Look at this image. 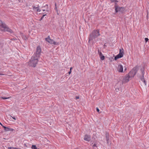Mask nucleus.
Listing matches in <instances>:
<instances>
[{
  "label": "nucleus",
  "mask_w": 149,
  "mask_h": 149,
  "mask_svg": "<svg viewBox=\"0 0 149 149\" xmlns=\"http://www.w3.org/2000/svg\"><path fill=\"white\" fill-rule=\"evenodd\" d=\"M45 40L51 44H54V45H57L58 44V42L54 41L52 40L50 38L49 36H48L47 38H45Z\"/></svg>",
  "instance_id": "8"
},
{
  "label": "nucleus",
  "mask_w": 149,
  "mask_h": 149,
  "mask_svg": "<svg viewBox=\"0 0 149 149\" xmlns=\"http://www.w3.org/2000/svg\"><path fill=\"white\" fill-rule=\"evenodd\" d=\"M98 53L99 54V56L100 57H101V56H102L103 55L102 53L101 52H100L99 51V50H98Z\"/></svg>",
  "instance_id": "21"
},
{
  "label": "nucleus",
  "mask_w": 149,
  "mask_h": 149,
  "mask_svg": "<svg viewBox=\"0 0 149 149\" xmlns=\"http://www.w3.org/2000/svg\"><path fill=\"white\" fill-rule=\"evenodd\" d=\"M41 52V49L40 47V46H38L36 48V54L33 55V56L38 58Z\"/></svg>",
  "instance_id": "7"
},
{
  "label": "nucleus",
  "mask_w": 149,
  "mask_h": 149,
  "mask_svg": "<svg viewBox=\"0 0 149 149\" xmlns=\"http://www.w3.org/2000/svg\"><path fill=\"white\" fill-rule=\"evenodd\" d=\"M91 137L90 136L86 135H85L84 139L85 141H89L91 140Z\"/></svg>",
  "instance_id": "12"
},
{
  "label": "nucleus",
  "mask_w": 149,
  "mask_h": 149,
  "mask_svg": "<svg viewBox=\"0 0 149 149\" xmlns=\"http://www.w3.org/2000/svg\"><path fill=\"white\" fill-rule=\"evenodd\" d=\"M142 76L141 77L140 79L142 81H143V80H144V72H142Z\"/></svg>",
  "instance_id": "16"
},
{
  "label": "nucleus",
  "mask_w": 149,
  "mask_h": 149,
  "mask_svg": "<svg viewBox=\"0 0 149 149\" xmlns=\"http://www.w3.org/2000/svg\"><path fill=\"white\" fill-rule=\"evenodd\" d=\"M111 1L112 2H118L117 0H111Z\"/></svg>",
  "instance_id": "24"
},
{
  "label": "nucleus",
  "mask_w": 149,
  "mask_h": 149,
  "mask_svg": "<svg viewBox=\"0 0 149 149\" xmlns=\"http://www.w3.org/2000/svg\"><path fill=\"white\" fill-rule=\"evenodd\" d=\"M114 7L115 8V11L116 13L120 12L121 13H123L125 10V9L124 7L118 6L117 5L116 3L115 4Z\"/></svg>",
  "instance_id": "5"
},
{
  "label": "nucleus",
  "mask_w": 149,
  "mask_h": 149,
  "mask_svg": "<svg viewBox=\"0 0 149 149\" xmlns=\"http://www.w3.org/2000/svg\"><path fill=\"white\" fill-rule=\"evenodd\" d=\"M38 57L33 56L31 58L29 62V65L34 67H35L37 64Z\"/></svg>",
  "instance_id": "3"
},
{
  "label": "nucleus",
  "mask_w": 149,
  "mask_h": 149,
  "mask_svg": "<svg viewBox=\"0 0 149 149\" xmlns=\"http://www.w3.org/2000/svg\"><path fill=\"white\" fill-rule=\"evenodd\" d=\"M131 78L129 76L128 74H127L123 80V83H125L128 82L129 81L130 79Z\"/></svg>",
  "instance_id": "9"
},
{
  "label": "nucleus",
  "mask_w": 149,
  "mask_h": 149,
  "mask_svg": "<svg viewBox=\"0 0 149 149\" xmlns=\"http://www.w3.org/2000/svg\"><path fill=\"white\" fill-rule=\"evenodd\" d=\"M9 98V97H1V98L3 99H8Z\"/></svg>",
  "instance_id": "23"
},
{
  "label": "nucleus",
  "mask_w": 149,
  "mask_h": 149,
  "mask_svg": "<svg viewBox=\"0 0 149 149\" xmlns=\"http://www.w3.org/2000/svg\"><path fill=\"white\" fill-rule=\"evenodd\" d=\"M23 1V0H20V2H22Z\"/></svg>",
  "instance_id": "33"
},
{
  "label": "nucleus",
  "mask_w": 149,
  "mask_h": 149,
  "mask_svg": "<svg viewBox=\"0 0 149 149\" xmlns=\"http://www.w3.org/2000/svg\"><path fill=\"white\" fill-rule=\"evenodd\" d=\"M20 33L21 36L23 40H26L27 39V37L26 36L24 35L22 33Z\"/></svg>",
  "instance_id": "14"
},
{
  "label": "nucleus",
  "mask_w": 149,
  "mask_h": 149,
  "mask_svg": "<svg viewBox=\"0 0 149 149\" xmlns=\"http://www.w3.org/2000/svg\"><path fill=\"white\" fill-rule=\"evenodd\" d=\"M31 148L32 149H40L39 148H38L36 146L34 145H32Z\"/></svg>",
  "instance_id": "17"
},
{
  "label": "nucleus",
  "mask_w": 149,
  "mask_h": 149,
  "mask_svg": "<svg viewBox=\"0 0 149 149\" xmlns=\"http://www.w3.org/2000/svg\"><path fill=\"white\" fill-rule=\"evenodd\" d=\"M32 7H33V10L36 9L37 8V7H35V6H33Z\"/></svg>",
  "instance_id": "25"
},
{
  "label": "nucleus",
  "mask_w": 149,
  "mask_h": 149,
  "mask_svg": "<svg viewBox=\"0 0 149 149\" xmlns=\"http://www.w3.org/2000/svg\"><path fill=\"white\" fill-rule=\"evenodd\" d=\"M105 136H106V138L107 141V143L108 144H109V134L106 132L105 133Z\"/></svg>",
  "instance_id": "13"
},
{
  "label": "nucleus",
  "mask_w": 149,
  "mask_h": 149,
  "mask_svg": "<svg viewBox=\"0 0 149 149\" xmlns=\"http://www.w3.org/2000/svg\"><path fill=\"white\" fill-rule=\"evenodd\" d=\"M142 81L143 82L144 84L145 85H146V82L145 80V79L143 80Z\"/></svg>",
  "instance_id": "28"
},
{
  "label": "nucleus",
  "mask_w": 149,
  "mask_h": 149,
  "mask_svg": "<svg viewBox=\"0 0 149 149\" xmlns=\"http://www.w3.org/2000/svg\"><path fill=\"white\" fill-rule=\"evenodd\" d=\"M148 40V38H145V41L146 42Z\"/></svg>",
  "instance_id": "27"
},
{
  "label": "nucleus",
  "mask_w": 149,
  "mask_h": 149,
  "mask_svg": "<svg viewBox=\"0 0 149 149\" xmlns=\"http://www.w3.org/2000/svg\"><path fill=\"white\" fill-rule=\"evenodd\" d=\"M43 7H45L46 9H42V10L43 11H47L48 9V5L46 4L45 6H44L43 7H42V8H43Z\"/></svg>",
  "instance_id": "15"
},
{
  "label": "nucleus",
  "mask_w": 149,
  "mask_h": 149,
  "mask_svg": "<svg viewBox=\"0 0 149 149\" xmlns=\"http://www.w3.org/2000/svg\"><path fill=\"white\" fill-rule=\"evenodd\" d=\"M0 29L2 31H7L10 33H13V31L3 22L0 20Z\"/></svg>",
  "instance_id": "2"
},
{
  "label": "nucleus",
  "mask_w": 149,
  "mask_h": 149,
  "mask_svg": "<svg viewBox=\"0 0 149 149\" xmlns=\"http://www.w3.org/2000/svg\"><path fill=\"white\" fill-rule=\"evenodd\" d=\"M55 9H56V11L57 12L58 10H57V7H56V3H55Z\"/></svg>",
  "instance_id": "22"
},
{
  "label": "nucleus",
  "mask_w": 149,
  "mask_h": 149,
  "mask_svg": "<svg viewBox=\"0 0 149 149\" xmlns=\"http://www.w3.org/2000/svg\"><path fill=\"white\" fill-rule=\"evenodd\" d=\"M72 68H70V70L71 71V70H72Z\"/></svg>",
  "instance_id": "34"
},
{
  "label": "nucleus",
  "mask_w": 149,
  "mask_h": 149,
  "mask_svg": "<svg viewBox=\"0 0 149 149\" xmlns=\"http://www.w3.org/2000/svg\"><path fill=\"white\" fill-rule=\"evenodd\" d=\"M139 69V67L136 66L133 68L128 74L131 78H132L136 74Z\"/></svg>",
  "instance_id": "4"
},
{
  "label": "nucleus",
  "mask_w": 149,
  "mask_h": 149,
  "mask_svg": "<svg viewBox=\"0 0 149 149\" xmlns=\"http://www.w3.org/2000/svg\"><path fill=\"white\" fill-rule=\"evenodd\" d=\"M36 11L37 12H40L41 11V10L39 9V6L37 7V8H36Z\"/></svg>",
  "instance_id": "19"
},
{
  "label": "nucleus",
  "mask_w": 149,
  "mask_h": 149,
  "mask_svg": "<svg viewBox=\"0 0 149 149\" xmlns=\"http://www.w3.org/2000/svg\"><path fill=\"white\" fill-rule=\"evenodd\" d=\"M47 15L46 14H45V15H43L42 16V17H41V18L40 19V21H41V20H42L43 18H44V17L45 16H46Z\"/></svg>",
  "instance_id": "18"
},
{
  "label": "nucleus",
  "mask_w": 149,
  "mask_h": 149,
  "mask_svg": "<svg viewBox=\"0 0 149 149\" xmlns=\"http://www.w3.org/2000/svg\"><path fill=\"white\" fill-rule=\"evenodd\" d=\"M117 70L119 72H123V66L121 65H119L118 67Z\"/></svg>",
  "instance_id": "10"
},
{
  "label": "nucleus",
  "mask_w": 149,
  "mask_h": 149,
  "mask_svg": "<svg viewBox=\"0 0 149 149\" xmlns=\"http://www.w3.org/2000/svg\"><path fill=\"white\" fill-rule=\"evenodd\" d=\"M11 117L12 118H13V119H15V120H16V119L15 118V117H13L12 116H11Z\"/></svg>",
  "instance_id": "31"
},
{
  "label": "nucleus",
  "mask_w": 149,
  "mask_h": 149,
  "mask_svg": "<svg viewBox=\"0 0 149 149\" xmlns=\"http://www.w3.org/2000/svg\"><path fill=\"white\" fill-rule=\"evenodd\" d=\"M100 35L99 31L95 30L93 31L89 35L88 42L89 43L92 42L93 44L96 42L97 41L95 39Z\"/></svg>",
  "instance_id": "1"
},
{
  "label": "nucleus",
  "mask_w": 149,
  "mask_h": 149,
  "mask_svg": "<svg viewBox=\"0 0 149 149\" xmlns=\"http://www.w3.org/2000/svg\"><path fill=\"white\" fill-rule=\"evenodd\" d=\"M3 128H4V130L6 131H10L13 132L14 130L13 129L7 127H6L5 126L3 127Z\"/></svg>",
  "instance_id": "11"
},
{
  "label": "nucleus",
  "mask_w": 149,
  "mask_h": 149,
  "mask_svg": "<svg viewBox=\"0 0 149 149\" xmlns=\"http://www.w3.org/2000/svg\"><path fill=\"white\" fill-rule=\"evenodd\" d=\"M96 110L97 112H98L99 113V112L100 110H99V109L97 107L96 108Z\"/></svg>",
  "instance_id": "29"
},
{
  "label": "nucleus",
  "mask_w": 149,
  "mask_h": 149,
  "mask_svg": "<svg viewBox=\"0 0 149 149\" xmlns=\"http://www.w3.org/2000/svg\"><path fill=\"white\" fill-rule=\"evenodd\" d=\"M71 71L70 70V71L68 73L69 74H70L71 73Z\"/></svg>",
  "instance_id": "32"
},
{
  "label": "nucleus",
  "mask_w": 149,
  "mask_h": 149,
  "mask_svg": "<svg viewBox=\"0 0 149 149\" xmlns=\"http://www.w3.org/2000/svg\"><path fill=\"white\" fill-rule=\"evenodd\" d=\"M4 74H0V75H3Z\"/></svg>",
  "instance_id": "35"
},
{
  "label": "nucleus",
  "mask_w": 149,
  "mask_h": 149,
  "mask_svg": "<svg viewBox=\"0 0 149 149\" xmlns=\"http://www.w3.org/2000/svg\"><path fill=\"white\" fill-rule=\"evenodd\" d=\"M126 69H125V70H126Z\"/></svg>",
  "instance_id": "38"
},
{
  "label": "nucleus",
  "mask_w": 149,
  "mask_h": 149,
  "mask_svg": "<svg viewBox=\"0 0 149 149\" xmlns=\"http://www.w3.org/2000/svg\"><path fill=\"white\" fill-rule=\"evenodd\" d=\"M124 53L123 49H120L119 54L115 57V60H116L118 58L122 57L123 56Z\"/></svg>",
  "instance_id": "6"
},
{
  "label": "nucleus",
  "mask_w": 149,
  "mask_h": 149,
  "mask_svg": "<svg viewBox=\"0 0 149 149\" xmlns=\"http://www.w3.org/2000/svg\"><path fill=\"white\" fill-rule=\"evenodd\" d=\"M116 91H118V90L116 89Z\"/></svg>",
  "instance_id": "36"
},
{
  "label": "nucleus",
  "mask_w": 149,
  "mask_h": 149,
  "mask_svg": "<svg viewBox=\"0 0 149 149\" xmlns=\"http://www.w3.org/2000/svg\"><path fill=\"white\" fill-rule=\"evenodd\" d=\"M97 147L96 144L95 143H94L93 145V148H95V147Z\"/></svg>",
  "instance_id": "26"
},
{
  "label": "nucleus",
  "mask_w": 149,
  "mask_h": 149,
  "mask_svg": "<svg viewBox=\"0 0 149 149\" xmlns=\"http://www.w3.org/2000/svg\"><path fill=\"white\" fill-rule=\"evenodd\" d=\"M79 98V96H76V99H77Z\"/></svg>",
  "instance_id": "30"
},
{
  "label": "nucleus",
  "mask_w": 149,
  "mask_h": 149,
  "mask_svg": "<svg viewBox=\"0 0 149 149\" xmlns=\"http://www.w3.org/2000/svg\"><path fill=\"white\" fill-rule=\"evenodd\" d=\"M100 59H101V60H104V56L103 55H102V56H101V57H100Z\"/></svg>",
  "instance_id": "20"
},
{
  "label": "nucleus",
  "mask_w": 149,
  "mask_h": 149,
  "mask_svg": "<svg viewBox=\"0 0 149 149\" xmlns=\"http://www.w3.org/2000/svg\"><path fill=\"white\" fill-rule=\"evenodd\" d=\"M116 91H118V90L116 89Z\"/></svg>",
  "instance_id": "37"
}]
</instances>
